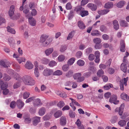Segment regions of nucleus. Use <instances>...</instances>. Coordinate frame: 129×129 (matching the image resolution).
I'll return each mask as SVG.
<instances>
[{
  "mask_svg": "<svg viewBox=\"0 0 129 129\" xmlns=\"http://www.w3.org/2000/svg\"><path fill=\"white\" fill-rule=\"evenodd\" d=\"M120 50L121 52H124L125 50V45L124 41L123 40H121L120 41Z\"/></svg>",
  "mask_w": 129,
  "mask_h": 129,
  "instance_id": "9",
  "label": "nucleus"
},
{
  "mask_svg": "<svg viewBox=\"0 0 129 129\" xmlns=\"http://www.w3.org/2000/svg\"><path fill=\"white\" fill-rule=\"evenodd\" d=\"M82 55V52L81 51H79L76 53V56L77 58H80L81 57Z\"/></svg>",
  "mask_w": 129,
  "mask_h": 129,
  "instance_id": "53",
  "label": "nucleus"
},
{
  "mask_svg": "<svg viewBox=\"0 0 129 129\" xmlns=\"http://www.w3.org/2000/svg\"><path fill=\"white\" fill-rule=\"evenodd\" d=\"M77 63L79 66H82L84 65L85 62L83 60L80 59L77 61Z\"/></svg>",
  "mask_w": 129,
  "mask_h": 129,
  "instance_id": "42",
  "label": "nucleus"
},
{
  "mask_svg": "<svg viewBox=\"0 0 129 129\" xmlns=\"http://www.w3.org/2000/svg\"><path fill=\"white\" fill-rule=\"evenodd\" d=\"M66 8L68 10H70L72 9V6L70 3H68L66 5Z\"/></svg>",
  "mask_w": 129,
  "mask_h": 129,
  "instance_id": "64",
  "label": "nucleus"
},
{
  "mask_svg": "<svg viewBox=\"0 0 129 129\" xmlns=\"http://www.w3.org/2000/svg\"><path fill=\"white\" fill-rule=\"evenodd\" d=\"M87 7L92 11H95L97 9L96 6L92 3H90L87 5Z\"/></svg>",
  "mask_w": 129,
  "mask_h": 129,
  "instance_id": "11",
  "label": "nucleus"
},
{
  "mask_svg": "<svg viewBox=\"0 0 129 129\" xmlns=\"http://www.w3.org/2000/svg\"><path fill=\"white\" fill-rule=\"evenodd\" d=\"M100 98V97L99 96H93L91 98V100L93 101L96 102H99V101L98 100V98Z\"/></svg>",
  "mask_w": 129,
  "mask_h": 129,
  "instance_id": "43",
  "label": "nucleus"
},
{
  "mask_svg": "<svg viewBox=\"0 0 129 129\" xmlns=\"http://www.w3.org/2000/svg\"><path fill=\"white\" fill-rule=\"evenodd\" d=\"M74 11L82 17L87 16L89 14L88 11L85 10V9L82 6H77L75 7Z\"/></svg>",
  "mask_w": 129,
  "mask_h": 129,
  "instance_id": "1",
  "label": "nucleus"
},
{
  "mask_svg": "<svg viewBox=\"0 0 129 129\" xmlns=\"http://www.w3.org/2000/svg\"><path fill=\"white\" fill-rule=\"evenodd\" d=\"M113 6V3L111 2H109L106 3L105 8H106L110 9L112 8Z\"/></svg>",
  "mask_w": 129,
  "mask_h": 129,
  "instance_id": "25",
  "label": "nucleus"
},
{
  "mask_svg": "<svg viewBox=\"0 0 129 129\" xmlns=\"http://www.w3.org/2000/svg\"><path fill=\"white\" fill-rule=\"evenodd\" d=\"M73 72L72 70H69L67 73H66V76L68 77H70L73 76Z\"/></svg>",
  "mask_w": 129,
  "mask_h": 129,
  "instance_id": "35",
  "label": "nucleus"
},
{
  "mask_svg": "<svg viewBox=\"0 0 129 129\" xmlns=\"http://www.w3.org/2000/svg\"><path fill=\"white\" fill-rule=\"evenodd\" d=\"M120 26L123 27H126L128 26V24L127 22L124 20H121L119 22Z\"/></svg>",
  "mask_w": 129,
  "mask_h": 129,
  "instance_id": "21",
  "label": "nucleus"
},
{
  "mask_svg": "<svg viewBox=\"0 0 129 129\" xmlns=\"http://www.w3.org/2000/svg\"><path fill=\"white\" fill-rule=\"evenodd\" d=\"M42 62L44 64H47L49 62V60L46 58H43L41 60Z\"/></svg>",
  "mask_w": 129,
  "mask_h": 129,
  "instance_id": "45",
  "label": "nucleus"
},
{
  "mask_svg": "<svg viewBox=\"0 0 129 129\" xmlns=\"http://www.w3.org/2000/svg\"><path fill=\"white\" fill-rule=\"evenodd\" d=\"M3 78L4 80L7 81H8L11 79V78L10 76L5 74L4 75Z\"/></svg>",
  "mask_w": 129,
  "mask_h": 129,
  "instance_id": "54",
  "label": "nucleus"
},
{
  "mask_svg": "<svg viewBox=\"0 0 129 129\" xmlns=\"http://www.w3.org/2000/svg\"><path fill=\"white\" fill-rule=\"evenodd\" d=\"M108 72L109 74H112L114 73L115 70L114 69L112 68H110L108 70Z\"/></svg>",
  "mask_w": 129,
  "mask_h": 129,
  "instance_id": "59",
  "label": "nucleus"
},
{
  "mask_svg": "<svg viewBox=\"0 0 129 129\" xmlns=\"http://www.w3.org/2000/svg\"><path fill=\"white\" fill-rule=\"evenodd\" d=\"M110 10L108 9H105L103 10H101L98 11V13L101 15H103L106 14L108 13Z\"/></svg>",
  "mask_w": 129,
  "mask_h": 129,
  "instance_id": "17",
  "label": "nucleus"
},
{
  "mask_svg": "<svg viewBox=\"0 0 129 129\" xmlns=\"http://www.w3.org/2000/svg\"><path fill=\"white\" fill-rule=\"evenodd\" d=\"M102 37L104 40H107L109 39V36L106 34H104L102 35Z\"/></svg>",
  "mask_w": 129,
  "mask_h": 129,
  "instance_id": "60",
  "label": "nucleus"
},
{
  "mask_svg": "<svg viewBox=\"0 0 129 129\" xmlns=\"http://www.w3.org/2000/svg\"><path fill=\"white\" fill-rule=\"evenodd\" d=\"M88 2V0H82L81 3V5L79 6H83L86 4Z\"/></svg>",
  "mask_w": 129,
  "mask_h": 129,
  "instance_id": "52",
  "label": "nucleus"
},
{
  "mask_svg": "<svg viewBox=\"0 0 129 129\" xmlns=\"http://www.w3.org/2000/svg\"><path fill=\"white\" fill-rule=\"evenodd\" d=\"M35 98V96H31L27 99L25 101V103H28L32 101Z\"/></svg>",
  "mask_w": 129,
  "mask_h": 129,
  "instance_id": "50",
  "label": "nucleus"
},
{
  "mask_svg": "<svg viewBox=\"0 0 129 129\" xmlns=\"http://www.w3.org/2000/svg\"><path fill=\"white\" fill-rule=\"evenodd\" d=\"M126 123V121L124 120H120L118 122V125L121 127H123L125 125Z\"/></svg>",
  "mask_w": 129,
  "mask_h": 129,
  "instance_id": "28",
  "label": "nucleus"
},
{
  "mask_svg": "<svg viewBox=\"0 0 129 129\" xmlns=\"http://www.w3.org/2000/svg\"><path fill=\"white\" fill-rule=\"evenodd\" d=\"M104 72L101 69L99 70L97 73V75L99 77H102L104 75Z\"/></svg>",
  "mask_w": 129,
  "mask_h": 129,
  "instance_id": "33",
  "label": "nucleus"
},
{
  "mask_svg": "<svg viewBox=\"0 0 129 129\" xmlns=\"http://www.w3.org/2000/svg\"><path fill=\"white\" fill-rule=\"evenodd\" d=\"M28 20L29 23L31 26H34L36 25V21L34 18L33 17H29L28 18Z\"/></svg>",
  "mask_w": 129,
  "mask_h": 129,
  "instance_id": "16",
  "label": "nucleus"
},
{
  "mask_svg": "<svg viewBox=\"0 0 129 129\" xmlns=\"http://www.w3.org/2000/svg\"><path fill=\"white\" fill-rule=\"evenodd\" d=\"M15 11V6L14 5H12L10 7L8 13L9 16L10 17L13 15Z\"/></svg>",
  "mask_w": 129,
  "mask_h": 129,
  "instance_id": "12",
  "label": "nucleus"
},
{
  "mask_svg": "<svg viewBox=\"0 0 129 129\" xmlns=\"http://www.w3.org/2000/svg\"><path fill=\"white\" fill-rule=\"evenodd\" d=\"M113 24L114 25V28L115 30H117L119 29V25L117 20H114L113 21Z\"/></svg>",
  "mask_w": 129,
  "mask_h": 129,
  "instance_id": "18",
  "label": "nucleus"
},
{
  "mask_svg": "<svg viewBox=\"0 0 129 129\" xmlns=\"http://www.w3.org/2000/svg\"><path fill=\"white\" fill-rule=\"evenodd\" d=\"M10 65L8 61H5L3 60H0V65L2 66L5 68H8Z\"/></svg>",
  "mask_w": 129,
  "mask_h": 129,
  "instance_id": "6",
  "label": "nucleus"
},
{
  "mask_svg": "<svg viewBox=\"0 0 129 129\" xmlns=\"http://www.w3.org/2000/svg\"><path fill=\"white\" fill-rule=\"evenodd\" d=\"M18 62L20 64L22 62H24L25 61V59L23 57H19L17 59Z\"/></svg>",
  "mask_w": 129,
  "mask_h": 129,
  "instance_id": "47",
  "label": "nucleus"
},
{
  "mask_svg": "<svg viewBox=\"0 0 129 129\" xmlns=\"http://www.w3.org/2000/svg\"><path fill=\"white\" fill-rule=\"evenodd\" d=\"M8 86V85L7 83L4 82L3 83L1 87V89L2 90L4 89H6L7 88Z\"/></svg>",
  "mask_w": 129,
  "mask_h": 129,
  "instance_id": "48",
  "label": "nucleus"
},
{
  "mask_svg": "<svg viewBox=\"0 0 129 129\" xmlns=\"http://www.w3.org/2000/svg\"><path fill=\"white\" fill-rule=\"evenodd\" d=\"M62 74V72L61 71L59 70H57L54 72H53V75L60 76Z\"/></svg>",
  "mask_w": 129,
  "mask_h": 129,
  "instance_id": "29",
  "label": "nucleus"
},
{
  "mask_svg": "<svg viewBox=\"0 0 129 129\" xmlns=\"http://www.w3.org/2000/svg\"><path fill=\"white\" fill-rule=\"evenodd\" d=\"M41 117H39L35 116L33 118V124L34 126L37 125L40 121Z\"/></svg>",
  "mask_w": 129,
  "mask_h": 129,
  "instance_id": "7",
  "label": "nucleus"
},
{
  "mask_svg": "<svg viewBox=\"0 0 129 129\" xmlns=\"http://www.w3.org/2000/svg\"><path fill=\"white\" fill-rule=\"evenodd\" d=\"M57 64L56 62L54 60L51 61L49 63V66L50 67H53Z\"/></svg>",
  "mask_w": 129,
  "mask_h": 129,
  "instance_id": "41",
  "label": "nucleus"
},
{
  "mask_svg": "<svg viewBox=\"0 0 129 129\" xmlns=\"http://www.w3.org/2000/svg\"><path fill=\"white\" fill-rule=\"evenodd\" d=\"M75 113L72 111H70L69 113V115L70 117L72 118H74L75 116Z\"/></svg>",
  "mask_w": 129,
  "mask_h": 129,
  "instance_id": "56",
  "label": "nucleus"
},
{
  "mask_svg": "<svg viewBox=\"0 0 129 129\" xmlns=\"http://www.w3.org/2000/svg\"><path fill=\"white\" fill-rule=\"evenodd\" d=\"M65 58V56L62 55H60L58 57V61L62 62L64 60Z\"/></svg>",
  "mask_w": 129,
  "mask_h": 129,
  "instance_id": "46",
  "label": "nucleus"
},
{
  "mask_svg": "<svg viewBox=\"0 0 129 129\" xmlns=\"http://www.w3.org/2000/svg\"><path fill=\"white\" fill-rule=\"evenodd\" d=\"M65 105V104L63 101H59L57 104L58 106L60 108L62 107Z\"/></svg>",
  "mask_w": 129,
  "mask_h": 129,
  "instance_id": "44",
  "label": "nucleus"
},
{
  "mask_svg": "<svg viewBox=\"0 0 129 129\" xmlns=\"http://www.w3.org/2000/svg\"><path fill=\"white\" fill-rule=\"evenodd\" d=\"M67 48V47L65 46H62L60 49V51L62 52L64 51Z\"/></svg>",
  "mask_w": 129,
  "mask_h": 129,
  "instance_id": "62",
  "label": "nucleus"
},
{
  "mask_svg": "<svg viewBox=\"0 0 129 129\" xmlns=\"http://www.w3.org/2000/svg\"><path fill=\"white\" fill-rule=\"evenodd\" d=\"M67 120L66 117L64 116H62L60 118L59 123L62 126H64L67 124Z\"/></svg>",
  "mask_w": 129,
  "mask_h": 129,
  "instance_id": "5",
  "label": "nucleus"
},
{
  "mask_svg": "<svg viewBox=\"0 0 129 129\" xmlns=\"http://www.w3.org/2000/svg\"><path fill=\"white\" fill-rule=\"evenodd\" d=\"M91 73L90 72H86L84 73L83 74V76L84 78H87L90 76L91 75Z\"/></svg>",
  "mask_w": 129,
  "mask_h": 129,
  "instance_id": "49",
  "label": "nucleus"
},
{
  "mask_svg": "<svg viewBox=\"0 0 129 129\" xmlns=\"http://www.w3.org/2000/svg\"><path fill=\"white\" fill-rule=\"evenodd\" d=\"M117 96L116 95L113 94L111 96L109 99V101L110 102L112 103L115 101L117 100Z\"/></svg>",
  "mask_w": 129,
  "mask_h": 129,
  "instance_id": "23",
  "label": "nucleus"
},
{
  "mask_svg": "<svg viewBox=\"0 0 129 129\" xmlns=\"http://www.w3.org/2000/svg\"><path fill=\"white\" fill-rule=\"evenodd\" d=\"M46 111L45 108L44 107H42L39 110V114L40 116H43L45 114Z\"/></svg>",
  "mask_w": 129,
  "mask_h": 129,
  "instance_id": "20",
  "label": "nucleus"
},
{
  "mask_svg": "<svg viewBox=\"0 0 129 129\" xmlns=\"http://www.w3.org/2000/svg\"><path fill=\"white\" fill-rule=\"evenodd\" d=\"M118 119V117L117 116H113L111 120H110V122L112 123H114L116 122V121Z\"/></svg>",
  "mask_w": 129,
  "mask_h": 129,
  "instance_id": "40",
  "label": "nucleus"
},
{
  "mask_svg": "<svg viewBox=\"0 0 129 129\" xmlns=\"http://www.w3.org/2000/svg\"><path fill=\"white\" fill-rule=\"evenodd\" d=\"M24 103L21 100H18L17 102V105L19 109H21L24 105Z\"/></svg>",
  "mask_w": 129,
  "mask_h": 129,
  "instance_id": "15",
  "label": "nucleus"
},
{
  "mask_svg": "<svg viewBox=\"0 0 129 129\" xmlns=\"http://www.w3.org/2000/svg\"><path fill=\"white\" fill-rule=\"evenodd\" d=\"M101 41V39L99 38H96L93 40V41L95 44H100Z\"/></svg>",
  "mask_w": 129,
  "mask_h": 129,
  "instance_id": "31",
  "label": "nucleus"
},
{
  "mask_svg": "<svg viewBox=\"0 0 129 129\" xmlns=\"http://www.w3.org/2000/svg\"><path fill=\"white\" fill-rule=\"evenodd\" d=\"M15 102L14 101L10 103V107L12 109L14 108L15 107Z\"/></svg>",
  "mask_w": 129,
  "mask_h": 129,
  "instance_id": "61",
  "label": "nucleus"
},
{
  "mask_svg": "<svg viewBox=\"0 0 129 129\" xmlns=\"http://www.w3.org/2000/svg\"><path fill=\"white\" fill-rule=\"evenodd\" d=\"M81 75V73H77L74 74L73 75V77L74 79L76 80L78 79Z\"/></svg>",
  "mask_w": 129,
  "mask_h": 129,
  "instance_id": "37",
  "label": "nucleus"
},
{
  "mask_svg": "<svg viewBox=\"0 0 129 129\" xmlns=\"http://www.w3.org/2000/svg\"><path fill=\"white\" fill-rule=\"evenodd\" d=\"M53 48H50L46 50L45 53L47 56L49 55L53 51Z\"/></svg>",
  "mask_w": 129,
  "mask_h": 129,
  "instance_id": "26",
  "label": "nucleus"
},
{
  "mask_svg": "<svg viewBox=\"0 0 129 129\" xmlns=\"http://www.w3.org/2000/svg\"><path fill=\"white\" fill-rule=\"evenodd\" d=\"M23 80L24 83L27 85H33L35 84V81L29 76H24Z\"/></svg>",
  "mask_w": 129,
  "mask_h": 129,
  "instance_id": "3",
  "label": "nucleus"
},
{
  "mask_svg": "<svg viewBox=\"0 0 129 129\" xmlns=\"http://www.w3.org/2000/svg\"><path fill=\"white\" fill-rule=\"evenodd\" d=\"M62 114V112L60 110H58L55 112L54 115L55 118H58L61 116Z\"/></svg>",
  "mask_w": 129,
  "mask_h": 129,
  "instance_id": "24",
  "label": "nucleus"
},
{
  "mask_svg": "<svg viewBox=\"0 0 129 129\" xmlns=\"http://www.w3.org/2000/svg\"><path fill=\"white\" fill-rule=\"evenodd\" d=\"M75 58L74 57H72L69 59L68 61V63L69 65L72 64L75 60Z\"/></svg>",
  "mask_w": 129,
  "mask_h": 129,
  "instance_id": "38",
  "label": "nucleus"
},
{
  "mask_svg": "<svg viewBox=\"0 0 129 129\" xmlns=\"http://www.w3.org/2000/svg\"><path fill=\"white\" fill-rule=\"evenodd\" d=\"M33 104L35 107H36L42 105V103L41 102V101L40 99H37L34 100Z\"/></svg>",
  "mask_w": 129,
  "mask_h": 129,
  "instance_id": "13",
  "label": "nucleus"
},
{
  "mask_svg": "<svg viewBox=\"0 0 129 129\" xmlns=\"http://www.w3.org/2000/svg\"><path fill=\"white\" fill-rule=\"evenodd\" d=\"M102 45L100 44H95L94 45L95 48L96 49H99L101 48Z\"/></svg>",
  "mask_w": 129,
  "mask_h": 129,
  "instance_id": "63",
  "label": "nucleus"
},
{
  "mask_svg": "<svg viewBox=\"0 0 129 129\" xmlns=\"http://www.w3.org/2000/svg\"><path fill=\"white\" fill-rule=\"evenodd\" d=\"M78 26L80 29L83 30L86 27L85 25L83 22L81 20L77 22Z\"/></svg>",
  "mask_w": 129,
  "mask_h": 129,
  "instance_id": "10",
  "label": "nucleus"
},
{
  "mask_svg": "<svg viewBox=\"0 0 129 129\" xmlns=\"http://www.w3.org/2000/svg\"><path fill=\"white\" fill-rule=\"evenodd\" d=\"M69 69V67L68 65H65L62 67V69L64 71H67Z\"/></svg>",
  "mask_w": 129,
  "mask_h": 129,
  "instance_id": "55",
  "label": "nucleus"
},
{
  "mask_svg": "<svg viewBox=\"0 0 129 129\" xmlns=\"http://www.w3.org/2000/svg\"><path fill=\"white\" fill-rule=\"evenodd\" d=\"M7 28V31L10 33L13 34H15L16 31L13 28H11L9 26H8Z\"/></svg>",
  "mask_w": 129,
  "mask_h": 129,
  "instance_id": "32",
  "label": "nucleus"
},
{
  "mask_svg": "<svg viewBox=\"0 0 129 129\" xmlns=\"http://www.w3.org/2000/svg\"><path fill=\"white\" fill-rule=\"evenodd\" d=\"M113 87V85L110 83L108 84L103 87L104 88L105 90H108L110 89L111 87Z\"/></svg>",
  "mask_w": 129,
  "mask_h": 129,
  "instance_id": "30",
  "label": "nucleus"
},
{
  "mask_svg": "<svg viewBox=\"0 0 129 129\" xmlns=\"http://www.w3.org/2000/svg\"><path fill=\"white\" fill-rule=\"evenodd\" d=\"M73 33V32H71L69 34L67 38V40H70L73 38L74 35Z\"/></svg>",
  "mask_w": 129,
  "mask_h": 129,
  "instance_id": "57",
  "label": "nucleus"
},
{
  "mask_svg": "<svg viewBox=\"0 0 129 129\" xmlns=\"http://www.w3.org/2000/svg\"><path fill=\"white\" fill-rule=\"evenodd\" d=\"M100 30L102 32H106L107 30V27L104 25H101L100 27Z\"/></svg>",
  "mask_w": 129,
  "mask_h": 129,
  "instance_id": "36",
  "label": "nucleus"
},
{
  "mask_svg": "<svg viewBox=\"0 0 129 129\" xmlns=\"http://www.w3.org/2000/svg\"><path fill=\"white\" fill-rule=\"evenodd\" d=\"M30 94L29 92L27 91L24 92L23 94V97L24 99H27Z\"/></svg>",
  "mask_w": 129,
  "mask_h": 129,
  "instance_id": "34",
  "label": "nucleus"
},
{
  "mask_svg": "<svg viewBox=\"0 0 129 129\" xmlns=\"http://www.w3.org/2000/svg\"><path fill=\"white\" fill-rule=\"evenodd\" d=\"M35 75L36 77H38L39 75V73L37 68H35V69L34 72Z\"/></svg>",
  "mask_w": 129,
  "mask_h": 129,
  "instance_id": "51",
  "label": "nucleus"
},
{
  "mask_svg": "<svg viewBox=\"0 0 129 129\" xmlns=\"http://www.w3.org/2000/svg\"><path fill=\"white\" fill-rule=\"evenodd\" d=\"M120 97L121 99L126 101H129V97L124 92H123L121 94Z\"/></svg>",
  "mask_w": 129,
  "mask_h": 129,
  "instance_id": "8",
  "label": "nucleus"
},
{
  "mask_svg": "<svg viewBox=\"0 0 129 129\" xmlns=\"http://www.w3.org/2000/svg\"><path fill=\"white\" fill-rule=\"evenodd\" d=\"M48 36L45 34L41 35L40 41V42L43 43V46L45 47L47 46L52 41L51 39H48Z\"/></svg>",
  "mask_w": 129,
  "mask_h": 129,
  "instance_id": "2",
  "label": "nucleus"
},
{
  "mask_svg": "<svg viewBox=\"0 0 129 129\" xmlns=\"http://www.w3.org/2000/svg\"><path fill=\"white\" fill-rule=\"evenodd\" d=\"M125 2L124 1H122L119 2L117 5V6L119 8H121L124 6Z\"/></svg>",
  "mask_w": 129,
  "mask_h": 129,
  "instance_id": "27",
  "label": "nucleus"
},
{
  "mask_svg": "<svg viewBox=\"0 0 129 129\" xmlns=\"http://www.w3.org/2000/svg\"><path fill=\"white\" fill-rule=\"evenodd\" d=\"M121 70L124 73H125L126 71L127 66L126 64L125 63H122L120 66Z\"/></svg>",
  "mask_w": 129,
  "mask_h": 129,
  "instance_id": "22",
  "label": "nucleus"
},
{
  "mask_svg": "<svg viewBox=\"0 0 129 129\" xmlns=\"http://www.w3.org/2000/svg\"><path fill=\"white\" fill-rule=\"evenodd\" d=\"M91 35L93 36H98L101 35L100 32L98 30H93L91 33Z\"/></svg>",
  "mask_w": 129,
  "mask_h": 129,
  "instance_id": "19",
  "label": "nucleus"
},
{
  "mask_svg": "<svg viewBox=\"0 0 129 129\" xmlns=\"http://www.w3.org/2000/svg\"><path fill=\"white\" fill-rule=\"evenodd\" d=\"M53 70H52L46 68L44 70L43 74L45 76H48L52 74L53 75Z\"/></svg>",
  "mask_w": 129,
  "mask_h": 129,
  "instance_id": "4",
  "label": "nucleus"
},
{
  "mask_svg": "<svg viewBox=\"0 0 129 129\" xmlns=\"http://www.w3.org/2000/svg\"><path fill=\"white\" fill-rule=\"evenodd\" d=\"M33 66V64L29 61H27L25 65V67L28 69H32Z\"/></svg>",
  "mask_w": 129,
  "mask_h": 129,
  "instance_id": "14",
  "label": "nucleus"
},
{
  "mask_svg": "<svg viewBox=\"0 0 129 129\" xmlns=\"http://www.w3.org/2000/svg\"><path fill=\"white\" fill-rule=\"evenodd\" d=\"M92 50V48H88L85 50V53L86 55H88L91 53Z\"/></svg>",
  "mask_w": 129,
  "mask_h": 129,
  "instance_id": "39",
  "label": "nucleus"
},
{
  "mask_svg": "<svg viewBox=\"0 0 129 129\" xmlns=\"http://www.w3.org/2000/svg\"><path fill=\"white\" fill-rule=\"evenodd\" d=\"M122 104L120 107V109L118 112V113L120 115H122L123 111V108L122 107Z\"/></svg>",
  "mask_w": 129,
  "mask_h": 129,
  "instance_id": "58",
  "label": "nucleus"
}]
</instances>
